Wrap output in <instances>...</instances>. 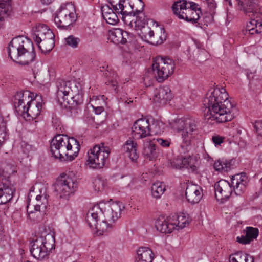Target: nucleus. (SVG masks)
I'll return each mask as SVG.
<instances>
[{"label":"nucleus","mask_w":262,"mask_h":262,"mask_svg":"<svg viewBox=\"0 0 262 262\" xmlns=\"http://www.w3.org/2000/svg\"><path fill=\"white\" fill-rule=\"evenodd\" d=\"M33 94L29 91L17 92L12 101L18 115L24 116L29 120H33L40 115L42 104L33 99Z\"/></svg>","instance_id":"7ed1b4c3"},{"label":"nucleus","mask_w":262,"mask_h":262,"mask_svg":"<svg viewBox=\"0 0 262 262\" xmlns=\"http://www.w3.org/2000/svg\"><path fill=\"white\" fill-rule=\"evenodd\" d=\"M236 241L239 243H241L242 244H247L250 243V240L246 237V235H242L241 237H237Z\"/></svg>","instance_id":"4d7b16f0"},{"label":"nucleus","mask_w":262,"mask_h":262,"mask_svg":"<svg viewBox=\"0 0 262 262\" xmlns=\"http://www.w3.org/2000/svg\"><path fill=\"white\" fill-rule=\"evenodd\" d=\"M150 119L142 118L135 122L132 127V136L140 139L149 136Z\"/></svg>","instance_id":"2eb2a0df"},{"label":"nucleus","mask_w":262,"mask_h":262,"mask_svg":"<svg viewBox=\"0 0 262 262\" xmlns=\"http://www.w3.org/2000/svg\"><path fill=\"white\" fill-rule=\"evenodd\" d=\"M151 124L150 123L149 136L152 134H161L163 132V124L157 120L151 119Z\"/></svg>","instance_id":"ea45409f"},{"label":"nucleus","mask_w":262,"mask_h":262,"mask_svg":"<svg viewBox=\"0 0 262 262\" xmlns=\"http://www.w3.org/2000/svg\"><path fill=\"white\" fill-rule=\"evenodd\" d=\"M16 188L9 179H2L0 183V204H5L13 198Z\"/></svg>","instance_id":"dca6fc26"},{"label":"nucleus","mask_w":262,"mask_h":262,"mask_svg":"<svg viewBox=\"0 0 262 262\" xmlns=\"http://www.w3.org/2000/svg\"><path fill=\"white\" fill-rule=\"evenodd\" d=\"M244 262H254V258L253 256L250 255L248 254H245V258H244Z\"/></svg>","instance_id":"bf43d9fd"},{"label":"nucleus","mask_w":262,"mask_h":262,"mask_svg":"<svg viewBox=\"0 0 262 262\" xmlns=\"http://www.w3.org/2000/svg\"><path fill=\"white\" fill-rule=\"evenodd\" d=\"M137 143L133 140H127L122 146V151L126 154L132 161H136L138 158L137 152Z\"/></svg>","instance_id":"c85d7f7f"},{"label":"nucleus","mask_w":262,"mask_h":262,"mask_svg":"<svg viewBox=\"0 0 262 262\" xmlns=\"http://www.w3.org/2000/svg\"><path fill=\"white\" fill-rule=\"evenodd\" d=\"M110 3L113 10L118 13V8L121 7L120 4H122L123 0H107Z\"/></svg>","instance_id":"09e8293b"},{"label":"nucleus","mask_w":262,"mask_h":262,"mask_svg":"<svg viewBox=\"0 0 262 262\" xmlns=\"http://www.w3.org/2000/svg\"><path fill=\"white\" fill-rule=\"evenodd\" d=\"M99 207L101 210V222L108 225L107 229V232H108L113 229V224L120 216L121 206L119 203L110 204L100 202Z\"/></svg>","instance_id":"9d476101"},{"label":"nucleus","mask_w":262,"mask_h":262,"mask_svg":"<svg viewBox=\"0 0 262 262\" xmlns=\"http://www.w3.org/2000/svg\"><path fill=\"white\" fill-rule=\"evenodd\" d=\"M21 147L23 148V151L24 153L27 154L29 152V151L32 149V146L26 143H24L21 144Z\"/></svg>","instance_id":"13d9d810"},{"label":"nucleus","mask_w":262,"mask_h":262,"mask_svg":"<svg viewBox=\"0 0 262 262\" xmlns=\"http://www.w3.org/2000/svg\"><path fill=\"white\" fill-rule=\"evenodd\" d=\"M110 153L109 148L103 143L96 145L88 151L86 165L93 169H101L105 165Z\"/></svg>","instance_id":"6e6552de"},{"label":"nucleus","mask_w":262,"mask_h":262,"mask_svg":"<svg viewBox=\"0 0 262 262\" xmlns=\"http://www.w3.org/2000/svg\"><path fill=\"white\" fill-rule=\"evenodd\" d=\"M41 45L39 44L38 46V48L42 52H47L51 51L55 46V43L52 45V47L51 48L49 47V45L48 44L49 40H46L45 41H43L41 42Z\"/></svg>","instance_id":"de8ad7c7"},{"label":"nucleus","mask_w":262,"mask_h":262,"mask_svg":"<svg viewBox=\"0 0 262 262\" xmlns=\"http://www.w3.org/2000/svg\"><path fill=\"white\" fill-rule=\"evenodd\" d=\"M93 184L95 190L98 192L102 191L105 185L104 182L100 179L95 180Z\"/></svg>","instance_id":"c03bdc74"},{"label":"nucleus","mask_w":262,"mask_h":262,"mask_svg":"<svg viewBox=\"0 0 262 262\" xmlns=\"http://www.w3.org/2000/svg\"><path fill=\"white\" fill-rule=\"evenodd\" d=\"M189 2L186 0H180L173 4L171 7L173 13L180 19H181V16L185 12V10L189 6L188 3Z\"/></svg>","instance_id":"f704fd0d"},{"label":"nucleus","mask_w":262,"mask_h":262,"mask_svg":"<svg viewBox=\"0 0 262 262\" xmlns=\"http://www.w3.org/2000/svg\"><path fill=\"white\" fill-rule=\"evenodd\" d=\"M136 258L152 262L154 259L152 251L148 247H141L137 251Z\"/></svg>","instance_id":"c9c22d12"},{"label":"nucleus","mask_w":262,"mask_h":262,"mask_svg":"<svg viewBox=\"0 0 262 262\" xmlns=\"http://www.w3.org/2000/svg\"><path fill=\"white\" fill-rule=\"evenodd\" d=\"M258 15V14L254 13L253 16L254 18L247 25L246 31L249 32V33L252 35L254 34H258L262 32V22L261 20L258 18L257 16L255 17V15Z\"/></svg>","instance_id":"c756f323"},{"label":"nucleus","mask_w":262,"mask_h":262,"mask_svg":"<svg viewBox=\"0 0 262 262\" xmlns=\"http://www.w3.org/2000/svg\"><path fill=\"white\" fill-rule=\"evenodd\" d=\"M15 172V168L14 165L10 164H7L3 168L2 174L5 178V179H8L9 176L14 174Z\"/></svg>","instance_id":"a19ab883"},{"label":"nucleus","mask_w":262,"mask_h":262,"mask_svg":"<svg viewBox=\"0 0 262 262\" xmlns=\"http://www.w3.org/2000/svg\"><path fill=\"white\" fill-rule=\"evenodd\" d=\"M174 128L178 132H181L182 142L178 149L179 156L186 158L187 156L193 157L190 150L191 140L198 134L195 121L191 118L179 119L176 121Z\"/></svg>","instance_id":"20e7f679"},{"label":"nucleus","mask_w":262,"mask_h":262,"mask_svg":"<svg viewBox=\"0 0 262 262\" xmlns=\"http://www.w3.org/2000/svg\"><path fill=\"white\" fill-rule=\"evenodd\" d=\"M134 19L131 20L132 23L128 24L127 25L135 30H138V28L147 25V18L142 11L136 10L135 19L134 21Z\"/></svg>","instance_id":"72a5a7b5"},{"label":"nucleus","mask_w":262,"mask_h":262,"mask_svg":"<svg viewBox=\"0 0 262 262\" xmlns=\"http://www.w3.org/2000/svg\"><path fill=\"white\" fill-rule=\"evenodd\" d=\"M66 43L72 47V48H76L78 46V45L80 41V39L78 37H75L73 35H70L66 39Z\"/></svg>","instance_id":"37998d69"},{"label":"nucleus","mask_w":262,"mask_h":262,"mask_svg":"<svg viewBox=\"0 0 262 262\" xmlns=\"http://www.w3.org/2000/svg\"><path fill=\"white\" fill-rule=\"evenodd\" d=\"M41 197L42 196L41 195H38L36 196V200L39 201V200H40L41 199Z\"/></svg>","instance_id":"69168bd1"},{"label":"nucleus","mask_w":262,"mask_h":262,"mask_svg":"<svg viewBox=\"0 0 262 262\" xmlns=\"http://www.w3.org/2000/svg\"><path fill=\"white\" fill-rule=\"evenodd\" d=\"M240 10L243 11L246 14L250 16L256 13L258 8L257 0H237Z\"/></svg>","instance_id":"bb28decb"},{"label":"nucleus","mask_w":262,"mask_h":262,"mask_svg":"<svg viewBox=\"0 0 262 262\" xmlns=\"http://www.w3.org/2000/svg\"><path fill=\"white\" fill-rule=\"evenodd\" d=\"M110 37L115 44H124L127 42L128 33L120 28H115L110 31Z\"/></svg>","instance_id":"cd10ccee"},{"label":"nucleus","mask_w":262,"mask_h":262,"mask_svg":"<svg viewBox=\"0 0 262 262\" xmlns=\"http://www.w3.org/2000/svg\"><path fill=\"white\" fill-rule=\"evenodd\" d=\"M46 31V36H45V40H48L49 42L48 44L49 45V47L51 48V46L52 47V45L53 43H55V36L52 31L48 29L47 28Z\"/></svg>","instance_id":"a18cd8bd"},{"label":"nucleus","mask_w":262,"mask_h":262,"mask_svg":"<svg viewBox=\"0 0 262 262\" xmlns=\"http://www.w3.org/2000/svg\"><path fill=\"white\" fill-rule=\"evenodd\" d=\"M245 254L246 253H244L242 251H238L231 254L230 256L235 258V261L238 260L239 262H244Z\"/></svg>","instance_id":"603ef678"},{"label":"nucleus","mask_w":262,"mask_h":262,"mask_svg":"<svg viewBox=\"0 0 262 262\" xmlns=\"http://www.w3.org/2000/svg\"><path fill=\"white\" fill-rule=\"evenodd\" d=\"M258 230L256 228L252 227H246L245 234L246 237L248 238L250 242L258 236Z\"/></svg>","instance_id":"79ce46f5"},{"label":"nucleus","mask_w":262,"mask_h":262,"mask_svg":"<svg viewBox=\"0 0 262 262\" xmlns=\"http://www.w3.org/2000/svg\"><path fill=\"white\" fill-rule=\"evenodd\" d=\"M257 161L259 162V164L261 165V166H262V153L260 154L258 156Z\"/></svg>","instance_id":"e2e57ef3"},{"label":"nucleus","mask_w":262,"mask_h":262,"mask_svg":"<svg viewBox=\"0 0 262 262\" xmlns=\"http://www.w3.org/2000/svg\"><path fill=\"white\" fill-rule=\"evenodd\" d=\"M40 205L39 204H36L34 206V210L35 211H40Z\"/></svg>","instance_id":"0e129e2a"},{"label":"nucleus","mask_w":262,"mask_h":262,"mask_svg":"<svg viewBox=\"0 0 262 262\" xmlns=\"http://www.w3.org/2000/svg\"><path fill=\"white\" fill-rule=\"evenodd\" d=\"M248 183V177L245 172L236 174L231 178V185L234 193L241 195L245 191Z\"/></svg>","instance_id":"aec40b11"},{"label":"nucleus","mask_w":262,"mask_h":262,"mask_svg":"<svg viewBox=\"0 0 262 262\" xmlns=\"http://www.w3.org/2000/svg\"><path fill=\"white\" fill-rule=\"evenodd\" d=\"M202 1L207 5L208 8L211 12H213L215 9L216 4L214 0H204Z\"/></svg>","instance_id":"864d4df0"},{"label":"nucleus","mask_w":262,"mask_h":262,"mask_svg":"<svg viewBox=\"0 0 262 262\" xmlns=\"http://www.w3.org/2000/svg\"><path fill=\"white\" fill-rule=\"evenodd\" d=\"M101 12L103 19L107 24L114 25L118 23L119 19L117 14L109 6L102 7Z\"/></svg>","instance_id":"2f4dec72"},{"label":"nucleus","mask_w":262,"mask_h":262,"mask_svg":"<svg viewBox=\"0 0 262 262\" xmlns=\"http://www.w3.org/2000/svg\"><path fill=\"white\" fill-rule=\"evenodd\" d=\"M223 160H217L214 163V168L216 171L223 172Z\"/></svg>","instance_id":"6e6d98bb"},{"label":"nucleus","mask_w":262,"mask_h":262,"mask_svg":"<svg viewBox=\"0 0 262 262\" xmlns=\"http://www.w3.org/2000/svg\"><path fill=\"white\" fill-rule=\"evenodd\" d=\"M187 157L180 156V158L171 161L170 162L171 166L176 169L186 168L194 170L195 168V164L196 162V157H190V156H187Z\"/></svg>","instance_id":"b1692460"},{"label":"nucleus","mask_w":262,"mask_h":262,"mask_svg":"<svg viewBox=\"0 0 262 262\" xmlns=\"http://www.w3.org/2000/svg\"><path fill=\"white\" fill-rule=\"evenodd\" d=\"M151 190L153 197L160 198L165 190V186L162 182H157L152 184Z\"/></svg>","instance_id":"58836bf2"},{"label":"nucleus","mask_w":262,"mask_h":262,"mask_svg":"<svg viewBox=\"0 0 262 262\" xmlns=\"http://www.w3.org/2000/svg\"><path fill=\"white\" fill-rule=\"evenodd\" d=\"M99 70L103 76L108 78L105 83L107 85L112 87L115 91L117 89L118 83V75L117 73L112 69L111 67L106 64L100 66Z\"/></svg>","instance_id":"393cba45"},{"label":"nucleus","mask_w":262,"mask_h":262,"mask_svg":"<svg viewBox=\"0 0 262 262\" xmlns=\"http://www.w3.org/2000/svg\"><path fill=\"white\" fill-rule=\"evenodd\" d=\"M233 160H223V172H228L233 168Z\"/></svg>","instance_id":"8fccbe9b"},{"label":"nucleus","mask_w":262,"mask_h":262,"mask_svg":"<svg viewBox=\"0 0 262 262\" xmlns=\"http://www.w3.org/2000/svg\"><path fill=\"white\" fill-rule=\"evenodd\" d=\"M259 183H260V187L262 189V178L259 180Z\"/></svg>","instance_id":"774afa93"},{"label":"nucleus","mask_w":262,"mask_h":262,"mask_svg":"<svg viewBox=\"0 0 262 262\" xmlns=\"http://www.w3.org/2000/svg\"><path fill=\"white\" fill-rule=\"evenodd\" d=\"M41 2L43 5H49L52 2L53 0H40Z\"/></svg>","instance_id":"680f3d73"},{"label":"nucleus","mask_w":262,"mask_h":262,"mask_svg":"<svg viewBox=\"0 0 262 262\" xmlns=\"http://www.w3.org/2000/svg\"><path fill=\"white\" fill-rule=\"evenodd\" d=\"M172 220L176 225V229H183L189 224L188 217L185 213H181L178 215H173Z\"/></svg>","instance_id":"4c0bfd02"},{"label":"nucleus","mask_w":262,"mask_h":262,"mask_svg":"<svg viewBox=\"0 0 262 262\" xmlns=\"http://www.w3.org/2000/svg\"><path fill=\"white\" fill-rule=\"evenodd\" d=\"M101 210L99 204L95 205L90 209L85 217L86 222L92 229H96L100 232V234L103 235L107 233L108 225L101 222Z\"/></svg>","instance_id":"9b49d317"},{"label":"nucleus","mask_w":262,"mask_h":262,"mask_svg":"<svg viewBox=\"0 0 262 262\" xmlns=\"http://www.w3.org/2000/svg\"><path fill=\"white\" fill-rule=\"evenodd\" d=\"M138 30H139L138 34L142 39L151 44L160 45L166 39L163 29H161V32L163 31V34L159 36V39L158 40L155 39L154 31L147 25L138 28Z\"/></svg>","instance_id":"6ab92c4d"},{"label":"nucleus","mask_w":262,"mask_h":262,"mask_svg":"<svg viewBox=\"0 0 262 262\" xmlns=\"http://www.w3.org/2000/svg\"><path fill=\"white\" fill-rule=\"evenodd\" d=\"M11 11V0H0V28Z\"/></svg>","instance_id":"7c9ffc66"},{"label":"nucleus","mask_w":262,"mask_h":262,"mask_svg":"<svg viewBox=\"0 0 262 262\" xmlns=\"http://www.w3.org/2000/svg\"><path fill=\"white\" fill-rule=\"evenodd\" d=\"M50 148L55 159L61 161H72L78 156L80 145L74 137L58 134L51 140Z\"/></svg>","instance_id":"f257e3e1"},{"label":"nucleus","mask_w":262,"mask_h":262,"mask_svg":"<svg viewBox=\"0 0 262 262\" xmlns=\"http://www.w3.org/2000/svg\"><path fill=\"white\" fill-rule=\"evenodd\" d=\"M233 105L228 99L218 101L211 107L205 116V120H214L217 123L231 121L234 118Z\"/></svg>","instance_id":"423d86ee"},{"label":"nucleus","mask_w":262,"mask_h":262,"mask_svg":"<svg viewBox=\"0 0 262 262\" xmlns=\"http://www.w3.org/2000/svg\"><path fill=\"white\" fill-rule=\"evenodd\" d=\"M155 227L158 231L164 234L170 233L176 229V224L171 216L166 218L164 216L159 217L156 221Z\"/></svg>","instance_id":"4be33fe9"},{"label":"nucleus","mask_w":262,"mask_h":262,"mask_svg":"<svg viewBox=\"0 0 262 262\" xmlns=\"http://www.w3.org/2000/svg\"><path fill=\"white\" fill-rule=\"evenodd\" d=\"M189 6L185 10V12L181 16V19L192 24L198 23L200 15L202 14L201 8L199 4L191 1L188 3Z\"/></svg>","instance_id":"f3484780"},{"label":"nucleus","mask_w":262,"mask_h":262,"mask_svg":"<svg viewBox=\"0 0 262 262\" xmlns=\"http://www.w3.org/2000/svg\"><path fill=\"white\" fill-rule=\"evenodd\" d=\"M186 198L192 204L198 203L203 196L202 188L195 184L187 185L185 190Z\"/></svg>","instance_id":"5701e85b"},{"label":"nucleus","mask_w":262,"mask_h":262,"mask_svg":"<svg viewBox=\"0 0 262 262\" xmlns=\"http://www.w3.org/2000/svg\"><path fill=\"white\" fill-rule=\"evenodd\" d=\"M175 68L173 60L168 57H157L152 64V69L156 80L162 82L171 76Z\"/></svg>","instance_id":"1a4fd4ad"},{"label":"nucleus","mask_w":262,"mask_h":262,"mask_svg":"<svg viewBox=\"0 0 262 262\" xmlns=\"http://www.w3.org/2000/svg\"><path fill=\"white\" fill-rule=\"evenodd\" d=\"M158 150L155 145V138L146 142L144 144V154L150 160H153L157 157Z\"/></svg>","instance_id":"473e14b6"},{"label":"nucleus","mask_w":262,"mask_h":262,"mask_svg":"<svg viewBox=\"0 0 262 262\" xmlns=\"http://www.w3.org/2000/svg\"><path fill=\"white\" fill-rule=\"evenodd\" d=\"M225 138L219 135H214L212 137L211 140L215 146L217 147L221 146L224 143Z\"/></svg>","instance_id":"49530a36"},{"label":"nucleus","mask_w":262,"mask_h":262,"mask_svg":"<svg viewBox=\"0 0 262 262\" xmlns=\"http://www.w3.org/2000/svg\"><path fill=\"white\" fill-rule=\"evenodd\" d=\"M78 182L69 176L61 177L57 180L55 190L61 198L68 199L78 188Z\"/></svg>","instance_id":"f8f14e48"},{"label":"nucleus","mask_w":262,"mask_h":262,"mask_svg":"<svg viewBox=\"0 0 262 262\" xmlns=\"http://www.w3.org/2000/svg\"><path fill=\"white\" fill-rule=\"evenodd\" d=\"M8 52L12 60L22 66L32 63L36 57L32 42L21 36L12 39L9 44Z\"/></svg>","instance_id":"f03ea898"},{"label":"nucleus","mask_w":262,"mask_h":262,"mask_svg":"<svg viewBox=\"0 0 262 262\" xmlns=\"http://www.w3.org/2000/svg\"><path fill=\"white\" fill-rule=\"evenodd\" d=\"M157 142L163 147H168L171 144L170 139H163L161 138H157L155 139V142Z\"/></svg>","instance_id":"3c124183"},{"label":"nucleus","mask_w":262,"mask_h":262,"mask_svg":"<svg viewBox=\"0 0 262 262\" xmlns=\"http://www.w3.org/2000/svg\"><path fill=\"white\" fill-rule=\"evenodd\" d=\"M126 19H127V20H132V19H134V21H135V16H134V17H133V16H132V17H127Z\"/></svg>","instance_id":"338daca9"},{"label":"nucleus","mask_w":262,"mask_h":262,"mask_svg":"<svg viewBox=\"0 0 262 262\" xmlns=\"http://www.w3.org/2000/svg\"><path fill=\"white\" fill-rule=\"evenodd\" d=\"M55 237L52 234L37 237L32 241L30 251L35 258L42 260L48 257V255L55 249Z\"/></svg>","instance_id":"0eeeda50"},{"label":"nucleus","mask_w":262,"mask_h":262,"mask_svg":"<svg viewBox=\"0 0 262 262\" xmlns=\"http://www.w3.org/2000/svg\"><path fill=\"white\" fill-rule=\"evenodd\" d=\"M228 98V94L224 88H213L207 93L203 100V104L209 110L220 100H226Z\"/></svg>","instance_id":"ddd939ff"},{"label":"nucleus","mask_w":262,"mask_h":262,"mask_svg":"<svg viewBox=\"0 0 262 262\" xmlns=\"http://www.w3.org/2000/svg\"><path fill=\"white\" fill-rule=\"evenodd\" d=\"M75 21L74 13L69 12L66 9L60 11L54 17L55 23L60 29H67Z\"/></svg>","instance_id":"a211bd4d"},{"label":"nucleus","mask_w":262,"mask_h":262,"mask_svg":"<svg viewBox=\"0 0 262 262\" xmlns=\"http://www.w3.org/2000/svg\"><path fill=\"white\" fill-rule=\"evenodd\" d=\"M254 127L257 133L262 136V120L256 121L254 124Z\"/></svg>","instance_id":"5fc2aeb1"},{"label":"nucleus","mask_w":262,"mask_h":262,"mask_svg":"<svg viewBox=\"0 0 262 262\" xmlns=\"http://www.w3.org/2000/svg\"><path fill=\"white\" fill-rule=\"evenodd\" d=\"M173 98L171 90L168 85H164L155 90L153 100L155 103L164 104Z\"/></svg>","instance_id":"412c9836"},{"label":"nucleus","mask_w":262,"mask_h":262,"mask_svg":"<svg viewBox=\"0 0 262 262\" xmlns=\"http://www.w3.org/2000/svg\"><path fill=\"white\" fill-rule=\"evenodd\" d=\"M120 5H121V7L118 8V13L122 15V20L126 25L131 24L132 21L127 20L126 18L132 16L133 17L135 16L136 11H134L133 5L130 4L129 0H123L122 4H120Z\"/></svg>","instance_id":"a878e982"},{"label":"nucleus","mask_w":262,"mask_h":262,"mask_svg":"<svg viewBox=\"0 0 262 262\" xmlns=\"http://www.w3.org/2000/svg\"><path fill=\"white\" fill-rule=\"evenodd\" d=\"M233 187L229 182L225 180H221L215 183V196L217 200L222 203L226 201L232 193Z\"/></svg>","instance_id":"4468645a"},{"label":"nucleus","mask_w":262,"mask_h":262,"mask_svg":"<svg viewBox=\"0 0 262 262\" xmlns=\"http://www.w3.org/2000/svg\"><path fill=\"white\" fill-rule=\"evenodd\" d=\"M94 111L97 115L100 114L104 110V107L102 106L94 107L93 106Z\"/></svg>","instance_id":"052dcab7"},{"label":"nucleus","mask_w":262,"mask_h":262,"mask_svg":"<svg viewBox=\"0 0 262 262\" xmlns=\"http://www.w3.org/2000/svg\"><path fill=\"white\" fill-rule=\"evenodd\" d=\"M47 26H39L36 28V30L32 34V37L34 41L37 45L40 44L42 41H46L45 40V37L46 36V30Z\"/></svg>","instance_id":"e433bc0d"},{"label":"nucleus","mask_w":262,"mask_h":262,"mask_svg":"<svg viewBox=\"0 0 262 262\" xmlns=\"http://www.w3.org/2000/svg\"><path fill=\"white\" fill-rule=\"evenodd\" d=\"M56 84L57 100L62 108H75L82 103V97L79 94L73 95L70 81L57 79Z\"/></svg>","instance_id":"39448f33"}]
</instances>
